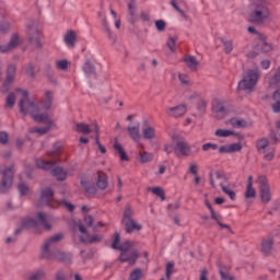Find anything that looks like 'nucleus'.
<instances>
[{"label":"nucleus","mask_w":280,"mask_h":280,"mask_svg":"<svg viewBox=\"0 0 280 280\" xmlns=\"http://www.w3.org/2000/svg\"><path fill=\"white\" fill-rule=\"evenodd\" d=\"M176 40H178V37H168L166 46L171 51H176Z\"/></svg>","instance_id":"obj_53"},{"label":"nucleus","mask_w":280,"mask_h":280,"mask_svg":"<svg viewBox=\"0 0 280 280\" xmlns=\"http://www.w3.org/2000/svg\"><path fill=\"white\" fill-rule=\"evenodd\" d=\"M56 280H67V276L65 275V271L59 270V271L56 273Z\"/></svg>","instance_id":"obj_64"},{"label":"nucleus","mask_w":280,"mask_h":280,"mask_svg":"<svg viewBox=\"0 0 280 280\" xmlns=\"http://www.w3.org/2000/svg\"><path fill=\"white\" fill-rule=\"evenodd\" d=\"M165 275L167 280L172 279V276L174 275V262L170 261L166 264Z\"/></svg>","instance_id":"obj_52"},{"label":"nucleus","mask_w":280,"mask_h":280,"mask_svg":"<svg viewBox=\"0 0 280 280\" xmlns=\"http://www.w3.org/2000/svg\"><path fill=\"white\" fill-rule=\"evenodd\" d=\"M18 191L20 192V196H27V194H30V186L25 183H20L18 185Z\"/></svg>","instance_id":"obj_45"},{"label":"nucleus","mask_w":280,"mask_h":280,"mask_svg":"<svg viewBox=\"0 0 280 280\" xmlns=\"http://www.w3.org/2000/svg\"><path fill=\"white\" fill-rule=\"evenodd\" d=\"M272 244H275V241L272 240V236H268L262 240L261 242V250L266 255H269V253L272 250Z\"/></svg>","instance_id":"obj_29"},{"label":"nucleus","mask_w":280,"mask_h":280,"mask_svg":"<svg viewBox=\"0 0 280 280\" xmlns=\"http://www.w3.org/2000/svg\"><path fill=\"white\" fill-rule=\"evenodd\" d=\"M127 233H133V231H141L143 225L137 222L135 219H128L127 221H122Z\"/></svg>","instance_id":"obj_20"},{"label":"nucleus","mask_w":280,"mask_h":280,"mask_svg":"<svg viewBox=\"0 0 280 280\" xmlns=\"http://www.w3.org/2000/svg\"><path fill=\"white\" fill-rule=\"evenodd\" d=\"M209 150H218V144L217 143H211V142L205 143L202 145V151L203 152H209Z\"/></svg>","instance_id":"obj_59"},{"label":"nucleus","mask_w":280,"mask_h":280,"mask_svg":"<svg viewBox=\"0 0 280 280\" xmlns=\"http://www.w3.org/2000/svg\"><path fill=\"white\" fill-rule=\"evenodd\" d=\"M74 229H79L81 233V242H83L84 244H94V242H100L102 240V236L100 235L91 236L89 232H86V228H84L82 221L77 222L74 224Z\"/></svg>","instance_id":"obj_11"},{"label":"nucleus","mask_w":280,"mask_h":280,"mask_svg":"<svg viewBox=\"0 0 280 280\" xmlns=\"http://www.w3.org/2000/svg\"><path fill=\"white\" fill-rule=\"evenodd\" d=\"M184 62L186 65V67H188V69H190V71H198V60L196 59V57L191 56V55H186L184 57Z\"/></svg>","instance_id":"obj_25"},{"label":"nucleus","mask_w":280,"mask_h":280,"mask_svg":"<svg viewBox=\"0 0 280 280\" xmlns=\"http://www.w3.org/2000/svg\"><path fill=\"white\" fill-rule=\"evenodd\" d=\"M26 37L33 47H40V31L36 22H30L26 25Z\"/></svg>","instance_id":"obj_10"},{"label":"nucleus","mask_w":280,"mask_h":280,"mask_svg":"<svg viewBox=\"0 0 280 280\" xmlns=\"http://www.w3.org/2000/svg\"><path fill=\"white\" fill-rule=\"evenodd\" d=\"M178 80L182 84H189L191 82V79L186 73H179Z\"/></svg>","instance_id":"obj_60"},{"label":"nucleus","mask_w":280,"mask_h":280,"mask_svg":"<svg viewBox=\"0 0 280 280\" xmlns=\"http://www.w3.org/2000/svg\"><path fill=\"white\" fill-rule=\"evenodd\" d=\"M16 100V95H14V93H10L8 96H7V107L8 108H12V106H14V102Z\"/></svg>","instance_id":"obj_57"},{"label":"nucleus","mask_w":280,"mask_h":280,"mask_svg":"<svg viewBox=\"0 0 280 280\" xmlns=\"http://www.w3.org/2000/svg\"><path fill=\"white\" fill-rule=\"evenodd\" d=\"M84 222L88 226H93V231H98L100 226H104L101 222H97V224L93 225V217L88 215L84 218Z\"/></svg>","instance_id":"obj_42"},{"label":"nucleus","mask_w":280,"mask_h":280,"mask_svg":"<svg viewBox=\"0 0 280 280\" xmlns=\"http://www.w3.org/2000/svg\"><path fill=\"white\" fill-rule=\"evenodd\" d=\"M21 43V38H19V34L14 33L11 36V39L7 46H0V51L5 54L8 51H12L19 44Z\"/></svg>","instance_id":"obj_19"},{"label":"nucleus","mask_w":280,"mask_h":280,"mask_svg":"<svg viewBox=\"0 0 280 280\" xmlns=\"http://www.w3.org/2000/svg\"><path fill=\"white\" fill-rule=\"evenodd\" d=\"M221 43H223L225 54H231V51H233V40L221 39Z\"/></svg>","instance_id":"obj_47"},{"label":"nucleus","mask_w":280,"mask_h":280,"mask_svg":"<svg viewBox=\"0 0 280 280\" xmlns=\"http://www.w3.org/2000/svg\"><path fill=\"white\" fill-rule=\"evenodd\" d=\"M10 31V23L3 22L0 24V32L5 33Z\"/></svg>","instance_id":"obj_63"},{"label":"nucleus","mask_w":280,"mask_h":280,"mask_svg":"<svg viewBox=\"0 0 280 280\" xmlns=\"http://www.w3.org/2000/svg\"><path fill=\"white\" fill-rule=\"evenodd\" d=\"M132 215H135V209L130 206H126L122 214L121 222H126L128 220H132Z\"/></svg>","instance_id":"obj_39"},{"label":"nucleus","mask_w":280,"mask_h":280,"mask_svg":"<svg viewBox=\"0 0 280 280\" xmlns=\"http://www.w3.org/2000/svg\"><path fill=\"white\" fill-rule=\"evenodd\" d=\"M83 71L86 75H91L92 73H95V67L91 65V61H86L83 65Z\"/></svg>","instance_id":"obj_49"},{"label":"nucleus","mask_w":280,"mask_h":280,"mask_svg":"<svg viewBox=\"0 0 280 280\" xmlns=\"http://www.w3.org/2000/svg\"><path fill=\"white\" fill-rule=\"evenodd\" d=\"M114 150L119 154L120 161H128L129 158L126 150H124V147L121 143H118L117 140L114 142Z\"/></svg>","instance_id":"obj_34"},{"label":"nucleus","mask_w":280,"mask_h":280,"mask_svg":"<svg viewBox=\"0 0 280 280\" xmlns=\"http://www.w3.org/2000/svg\"><path fill=\"white\" fill-rule=\"evenodd\" d=\"M152 194H154V196H158L159 198H161V200H165V191L163 190V188L161 187H153L151 188Z\"/></svg>","instance_id":"obj_50"},{"label":"nucleus","mask_w":280,"mask_h":280,"mask_svg":"<svg viewBox=\"0 0 280 280\" xmlns=\"http://www.w3.org/2000/svg\"><path fill=\"white\" fill-rule=\"evenodd\" d=\"M155 27L158 32H165V27H167V24H165V21L163 20H158L155 21Z\"/></svg>","instance_id":"obj_58"},{"label":"nucleus","mask_w":280,"mask_h":280,"mask_svg":"<svg viewBox=\"0 0 280 280\" xmlns=\"http://www.w3.org/2000/svg\"><path fill=\"white\" fill-rule=\"evenodd\" d=\"M40 202L51 209H58V207H66L68 211H74L75 206L69 203L66 200L58 201L54 198V190L51 188H44L40 190Z\"/></svg>","instance_id":"obj_6"},{"label":"nucleus","mask_w":280,"mask_h":280,"mask_svg":"<svg viewBox=\"0 0 280 280\" xmlns=\"http://www.w3.org/2000/svg\"><path fill=\"white\" fill-rule=\"evenodd\" d=\"M56 67L60 71H67V69L69 68V61L66 59L58 60V61H56Z\"/></svg>","instance_id":"obj_51"},{"label":"nucleus","mask_w":280,"mask_h":280,"mask_svg":"<svg viewBox=\"0 0 280 280\" xmlns=\"http://www.w3.org/2000/svg\"><path fill=\"white\" fill-rule=\"evenodd\" d=\"M259 70L249 69L243 73V79L238 82V89L241 91H248L249 93L255 91L257 82H259Z\"/></svg>","instance_id":"obj_7"},{"label":"nucleus","mask_w":280,"mask_h":280,"mask_svg":"<svg viewBox=\"0 0 280 280\" xmlns=\"http://www.w3.org/2000/svg\"><path fill=\"white\" fill-rule=\"evenodd\" d=\"M23 229H28L30 231H38V222L32 218H24L22 220V225L21 228L15 230V235H19Z\"/></svg>","instance_id":"obj_14"},{"label":"nucleus","mask_w":280,"mask_h":280,"mask_svg":"<svg viewBox=\"0 0 280 280\" xmlns=\"http://www.w3.org/2000/svg\"><path fill=\"white\" fill-rule=\"evenodd\" d=\"M0 174L2 176H13L14 175V166H1L0 167Z\"/></svg>","instance_id":"obj_43"},{"label":"nucleus","mask_w":280,"mask_h":280,"mask_svg":"<svg viewBox=\"0 0 280 280\" xmlns=\"http://www.w3.org/2000/svg\"><path fill=\"white\" fill-rule=\"evenodd\" d=\"M81 187L86 194H95L97 191V187L95 186V184L89 180V178L86 177H83L81 179Z\"/></svg>","instance_id":"obj_24"},{"label":"nucleus","mask_w":280,"mask_h":280,"mask_svg":"<svg viewBox=\"0 0 280 280\" xmlns=\"http://www.w3.org/2000/svg\"><path fill=\"white\" fill-rule=\"evenodd\" d=\"M0 143L3 145L8 143V133L5 131L0 132Z\"/></svg>","instance_id":"obj_62"},{"label":"nucleus","mask_w":280,"mask_h":280,"mask_svg":"<svg viewBox=\"0 0 280 280\" xmlns=\"http://www.w3.org/2000/svg\"><path fill=\"white\" fill-rule=\"evenodd\" d=\"M214 135L217 137L224 139L226 137H233V135H235V131H233L231 129H217Z\"/></svg>","instance_id":"obj_38"},{"label":"nucleus","mask_w":280,"mask_h":280,"mask_svg":"<svg viewBox=\"0 0 280 280\" xmlns=\"http://www.w3.org/2000/svg\"><path fill=\"white\" fill-rule=\"evenodd\" d=\"M16 96L21 97L19 107L20 113L22 115H31L34 119V121H37V124H47L46 127H32L30 128V132L37 135H47L49 130H54L56 128V124L52 122L51 117H49V114L43 113L40 114V107H38V104H36L33 101H30V94L25 90H16Z\"/></svg>","instance_id":"obj_1"},{"label":"nucleus","mask_w":280,"mask_h":280,"mask_svg":"<svg viewBox=\"0 0 280 280\" xmlns=\"http://www.w3.org/2000/svg\"><path fill=\"white\" fill-rule=\"evenodd\" d=\"M142 135L144 139H154V137H156V129H154V127L152 126H144L142 128Z\"/></svg>","instance_id":"obj_33"},{"label":"nucleus","mask_w":280,"mask_h":280,"mask_svg":"<svg viewBox=\"0 0 280 280\" xmlns=\"http://www.w3.org/2000/svg\"><path fill=\"white\" fill-rule=\"evenodd\" d=\"M270 16V10L264 3L253 4L250 7V12L248 19L252 23H256V25H261L265 21H268Z\"/></svg>","instance_id":"obj_8"},{"label":"nucleus","mask_w":280,"mask_h":280,"mask_svg":"<svg viewBox=\"0 0 280 280\" xmlns=\"http://www.w3.org/2000/svg\"><path fill=\"white\" fill-rule=\"evenodd\" d=\"M260 187V198L262 202H270L272 200V195L270 194V186H268V178L266 176H260L258 178Z\"/></svg>","instance_id":"obj_12"},{"label":"nucleus","mask_w":280,"mask_h":280,"mask_svg":"<svg viewBox=\"0 0 280 280\" xmlns=\"http://www.w3.org/2000/svg\"><path fill=\"white\" fill-rule=\"evenodd\" d=\"M141 279H143V271L141 269H135L129 276V280H141Z\"/></svg>","instance_id":"obj_46"},{"label":"nucleus","mask_w":280,"mask_h":280,"mask_svg":"<svg viewBox=\"0 0 280 280\" xmlns=\"http://www.w3.org/2000/svg\"><path fill=\"white\" fill-rule=\"evenodd\" d=\"M256 197H257V190L253 188V177H249L245 188V198L246 200H250Z\"/></svg>","instance_id":"obj_26"},{"label":"nucleus","mask_w":280,"mask_h":280,"mask_svg":"<svg viewBox=\"0 0 280 280\" xmlns=\"http://www.w3.org/2000/svg\"><path fill=\"white\" fill-rule=\"evenodd\" d=\"M189 174H192L194 176L198 174V164L196 163L190 164Z\"/></svg>","instance_id":"obj_61"},{"label":"nucleus","mask_w":280,"mask_h":280,"mask_svg":"<svg viewBox=\"0 0 280 280\" xmlns=\"http://www.w3.org/2000/svg\"><path fill=\"white\" fill-rule=\"evenodd\" d=\"M95 126H97V124H92L89 126L84 122H79L74 125V130L77 132H81L82 135H91V132H93L95 137Z\"/></svg>","instance_id":"obj_18"},{"label":"nucleus","mask_w":280,"mask_h":280,"mask_svg":"<svg viewBox=\"0 0 280 280\" xmlns=\"http://www.w3.org/2000/svg\"><path fill=\"white\" fill-rule=\"evenodd\" d=\"M62 240V234H56L48 238L42 246L40 257L42 259H57L58 261H65L69 264L73 259L71 253H65L58 249H55L56 244Z\"/></svg>","instance_id":"obj_2"},{"label":"nucleus","mask_w":280,"mask_h":280,"mask_svg":"<svg viewBox=\"0 0 280 280\" xmlns=\"http://www.w3.org/2000/svg\"><path fill=\"white\" fill-rule=\"evenodd\" d=\"M94 130H95V143L101 152V154H106V148L100 142V127L98 126H94Z\"/></svg>","instance_id":"obj_37"},{"label":"nucleus","mask_w":280,"mask_h":280,"mask_svg":"<svg viewBox=\"0 0 280 280\" xmlns=\"http://www.w3.org/2000/svg\"><path fill=\"white\" fill-rule=\"evenodd\" d=\"M103 25L107 32V36H108L109 40H112V43H115L117 36L115 34H113V32L110 31V27L108 26V22H106V20H103Z\"/></svg>","instance_id":"obj_48"},{"label":"nucleus","mask_w":280,"mask_h":280,"mask_svg":"<svg viewBox=\"0 0 280 280\" xmlns=\"http://www.w3.org/2000/svg\"><path fill=\"white\" fill-rule=\"evenodd\" d=\"M185 113H187V106L185 105H177L175 107L166 108V115H168V117H175V118L183 117Z\"/></svg>","instance_id":"obj_17"},{"label":"nucleus","mask_w":280,"mask_h":280,"mask_svg":"<svg viewBox=\"0 0 280 280\" xmlns=\"http://www.w3.org/2000/svg\"><path fill=\"white\" fill-rule=\"evenodd\" d=\"M96 186L98 187V189H106L108 187V179H106V177L104 176H98Z\"/></svg>","instance_id":"obj_44"},{"label":"nucleus","mask_w":280,"mask_h":280,"mask_svg":"<svg viewBox=\"0 0 280 280\" xmlns=\"http://www.w3.org/2000/svg\"><path fill=\"white\" fill-rule=\"evenodd\" d=\"M242 150V143H230L224 144L219 148L220 154H233V152H241Z\"/></svg>","instance_id":"obj_16"},{"label":"nucleus","mask_w":280,"mask_h":280,"mask_svg":"<svg viewBox=\"0 0 280 280\" xmlns=\"http://www.w3.org/2000/svg\"><path fill=\"white\" fill-rule=\"evenodd\" d=\"M180 1L183 0H171V5L176 10V12L180 14L183 19H185V21H187V14H185L180 7H178V3H180Z\"/></svg>","instance_id":"obj_41"},{"label":"nucleus","mask_w":280,"mask_h":280,"mask_svg":"<svg viewBox=\"0 0 280 280\" xmlns=\"http://www.w3.org/2000/svg\"><path fill=\"white\" fill-rule=\"evenodd\" d=\"M62 154V143L55 142L52 145V150L47 151L46 155L51 160H45L43 158H38L35 160V165L39 170H44L45 172H49V170H54L56 167V163L60 161V155Z\"/></svg>","instance_id":"obj_4"},{"label":"nucleus","mask_w":280,"mask_h":280,"mask_svg":"<svg viewBox=\"0 0 280 280\" xmlns=\"http://www.w3.org/2000/svg\"><path fill=\"white\" fill-rule=\"evenodd\" d=\"M221 189L224 194H226V196H229L230 200H235V198L237 197L235 195V191H233L232 189H230L229 187L221 185Z\"/></svg>","instance_id":"obj_55"},{"label":"nucleus","mask_w":280,"mask_h":280,"mask_svg":"<svg viewBox=\"0 0 280 280\" xmlns=\"http://www.w3.org/2000/svg\"><path fill=\"white\" fill-rule=\"evenodd\" d=\"M127 130L129 132V137L136 141V143L141 141V125L138 124L137 126H129Z\"/></svg>","instance_id":"obj_23"},{"label":"nucleus","mask_w":280,"mask_h":280,"mask_svg":"<svg viewBox=\"0 0 280 280\" xmlns=\"http://www.w3.org/2000/svg\"><path fill=\"white\" fill-rule=\"evenodd\" d=\"M257 150L260 154H265L267 161H272V150L270 149V141L268 138H261L257 141ZM266 152H269L266 154Z\"/></svg>","instance_id":"obj_13"},{"label":"nucleus","mask_w":280,"mask_h":280,"mask_svg":"<svg viewBox=\"0 0 280 280\" xmlns=\"http://www.w3.org/2000/svg\"><path fill=\"white\" fill-rule=\"evenodd\" d=\"M166 154H172V152H176V154H180V156H191V147L187 143L185 138H182L178 133L173 136V143L165 144Z\"/></svg>","instance_id":"obj_5"},{"label":"nucleus","mask_w":280,"mask_h":280,"mask_svg":"<svg viewBox=\"0 0 280 280\" xmlns=\"http://www.w3.org/2000/svg\"><path fill=\"white\" fill-rule=\"evenodd\" d=\"M271 138H273L275 141L280 140V120L276 122V130L272 131Z\"/></svg>","instance_id":"obj_56"},{"label":"nucleus","mask_w":280,"mask_h":280,"mask_svg":"<svg viewBox=\"0 0 280 280\" xmlns=\"http://www.w3.org/2000/svg\"><path fill=\"white\" fill-rule=\"evenodd\" d=\"M12 176H3L0 183V192L5 194V191H9V189L12 187Z\"/></svg>","instance_id":"obj_27"},{"label":"nucleus","mask_w":280,"mask_h":280,"mask_svg":"<svg viewBox=\"0 0 280 280\" xmlns=\"http://www.w3.org/2000/svg\"><path fill=\"white\" fill-rule=\"evenodd\" d=\"M63 40L67 47H69L70 49H73V47H75V32L73 31L68 32L65 35Z\"/></svg>","instance_id":"obj_31"},{"label":"nucleus","mask_w":280,"mask_h":280,"mask_svg":"<svg viewBox=\"0 0 280 280\" xmlns=\"http://www.w3.org/2000/svg\"><path fill=\"white\" fill-rule=\"evenodd\" d=\"M45 277V269H38L35 272L30 273L25 280H40Z\"/></svg>","instance_id":"obj_40"},{"label":"nucleus","mask_w":280,"mask_h":280,"mask_svg":"<svg viewBox=\"0 0 280 280\" xmlns=\"http://www.w3.org/2000/svg\"><path fill=\"white\" fill-rule=\"evenodd\" d=\"M154 159V155L152 153H149L147 151H139L137 160L139 163H150Z\"/></svg>","instance_id":"obj_32"},{"label":"nucleus","mask_w":280,"mask_h":280,"mask_svg":"<svg viewBox=\"0 0 280 280\" xmlns=\"http://www.w3.org/2000/svg\"><path fill=\"white\" fill-rule=\"evenodd\" d=\"M228 124H230L232 128H246V126H248V122H246L244 118H240V117H233L229 119Z\"/></svg>","instance_id":"obj_30"},{"label":"nucleus","mask_w":280,"mask_h":280,"mask_svg":"<svg viewBox=\"0 0 280 280\" xmlns=\"http://www.w3.org/2000/svg\"><path fill=\"white\" fill-rule=\"evenodd\" d=\"M68 174L62 166H55L52 168V176H67Z\"/></svg>","instance_id":"obj_54"},{"label":"nucleus","mask_w":280,"mask_h":280,"mask_svg":"<svg viewBox=\"0 0 280 280\" xmlns=\"http://www.w3.org/2000/svg\"><path fill=\"white\" fill-rule=\"evenodd\" d=\"M256 49L258 51H262V54H268V51H272V45H270V44H268V42H266L265 35H259V39L256 45Z\"/></svg>","instance_id":"obj_21"},{"label":"nucleus","mask_w":280,"mask_h":280,"mask_svg":"<svg viewBox=\"0 0 280 280\" xmlns=\"http://www.w3.org/2000/svg\"><path fill=\"white\" fill-rule=\"evenodd\" d=\"M212 115L214 119H224L229 115V102L222 98L212 101Z\"/></svg>","instance_id":"obj_9"},{"label":"nucleus","mask_w":280,"mask_h":280,"mask_svg":"<svg viewBox=\"0 0 280 280\" xmlns=\"http://www.w3.org/2000/svg\"><path fill=\"white\" fill-rule=\"evenodd\" d=\"M211 219L217 222V224L220 226V229H228V231H231V226L229 224L222 223V215L215 213V211L210 212Z\"/></svg>","instance_id":"obj_35"},{"label":"nucleus","mask_w":280,"mask_h":280,"mask_svg":"<svg viewBox=\"0 0 280 280\" xmlns=\"http://www.w3.org/2000/svg\"><path fill=\"white\" fill-rule=\"evenodd\" d=\"M42 104L46 110H49L51 104H54V92L46 91Z\"/></svg>","instance_id":"obj_28"},{"label":"nucleus","mask_w":280,"mask_h":280,"mask_svg":"<svg viewBox=\"0 0 280 280\" xmlns=\"http://www.w3.org/2000/svg\"><path fill=\"white\" fill-rule=\"evenodd\" d=\"M273 102L271 105L273 113H280V89L273 92Z\"/></svg>","instance_id":"obj_36"},{"label":"nucleus","mask_w":280,"mask_h":280,"mask_svg":"<svg viewBox=\"0 0 280 280\" xmlns=\"http://www.w3.org/2000/svg\"><path fill=\"white\" fill-rule=\"evenodd\" d=\"M37 219L39 220L42 226H44V229H46V231L51 230V222L54 220V218H51V215H49L47 213L38 212Z\"/></svg>","instance_id":"obj_22"},{"label":"nucleus","mask_w":280,"mask_h":280,"mask_svg":"<svg viewBox=\"0 0 280 280\" xmlns=\"http://www.w3.org/2000/svg\"><path fill=\"white\" fill-rule=\"evenodd\" d=\"M14 75H16V67L11 65L8 67L7 79L4 80V82L2 84V89H3L4 93H8V91L10 90V84H12V82H14Z\"/></svg>","instance_id":"obj_15"},{"label":"nucleus","mask_w":280,"mask_h":280,"mask_svg":"<svg viewBox=\"0 0 280 280\" xmlns=\"http://www.w3.org/2000/svg\"><path fill=\"white\" fill-rule=\"evenodd\" d=\"M114 250H120L119 261L121 264H129V266H135L139 259V250L135 249V242L125 241L120 243L119 234H115L114 242L112 244Z\"/></svg>","instance_id":"obj_3"}]
</instances>
